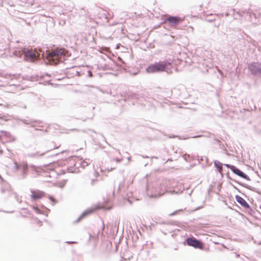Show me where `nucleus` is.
<instances>
[{
  "label": "nucleus",
  "mask_w": 261,
  "mask_h": 261,
  "mask_svg": "<svg viewBox=\"0 0 261 261\" xmlns=\"http://www.w3.org/2000/svg\"><path fill=\"white\" fill-rule=\"evenodd\" d=\"M258 15L260 16V17L261 18V8L258 11Z\"/></svg>",
  "instance_id": "obj_54"
},
{
  "label": "nucleus",
  "mask_w": 261,
  "mask_h": 261,
  "mask_svg": "<svg viewBox=\"0 0 261 261\" xmlns=\"http://www.w3.org/2000/svg\"><path fill=\"white\" fill-rule=\"evenodd\" d=\"M20 24L23 27H29L31 25V23L30 22H28L26 20H22L21 22H20Z\"/></svg>",
  "instance_id": "obj_31"
},
{
  "label": "nucleus",
  "mask_w": 261,
  "mask_h": 261,
  "mask_svg": "<svg viewBox=\"0 0 261 261\" xmlns=\"http://www.w3.org/2000/svg\"><path fill=\"white\" fill-rule=\"evenodd\" d=\"M182 210L181 209L178 210H177V211H175L173 212H172V213H171L169 215V216H174L175 215H176L179 212H182Z\"/></svg>",
  "instance_id": "obj_37"
},
{
  "label": "nucleus",
  "mask_w": 261,
  "mask_h": 261,
  "mask_svg": "<svg viewBox=\"0 0 261 261\" xmlns=\"http://www.w3.org/2000/svg\"><path fill=\"white\" fill-rule=\"evenodd\" d=\"M164 27L168 31L171 29L182 30L184 33H193L194 28L186 23L184 17L179 16L170 15L164 16L163 18Z\"/></svg>",
  "instance_id": "obj_1"
},
{
  "label": "nucleus",
  "mask_w": 261,
  "mask_h": 261,
  "mask_svg": "<svg viewBox=\"0 0 261 261\" xmlns=\"http://www.w3.org/2000/svg\"><path fill=\"white\" fill-rule=\"evenodd\" d=\"M233 254H234V255L237 257L239 256V254H238L237 253L234 252Z\"/></svg>",
  "instance_id": "obj_61"
},
{
  "label": "nucleus",
  "mask_w": 261,
  "mask_h": 261,
  "mask_svg": "<svg viewBox=\"0 0 261 261\" xmlns=\"http://www.w3.org/2000/svg\"><path fill=\"white\" fill-rule=\"evenodd\" d=\"M197 158H198L197 160L199 161V162H200V161H203L204 160L203 158H205V156H204V157L201 156L200 158V157L198 155Z\"/></svg>",
  "instance_id": "obj_45"
},
{
  "label": "nucleus",
  "mask_w": 261,
  "mask_h": 261,
  "mask_svg": "<svg viewBox=\"0 0 261 261\" xmlns=\"http://www.w3.org/2000/svg\"><path fill=\"white\" fill-rule=\"evenodd\" d=\"M0 32L2 33H6L9 32L11 33V31L4 25H0Z\"/></svg>",
  "instance_id": "obj_28"
},
{
  "label": "nucleus",
  "mask_w": 261,
  "mask_h": 261,
  "mask_svg": "<svg viewBox=\"0 0 261 261\" xmlns=\"http://www.w3.org/2000/svg\"><path fill=\"white\" fill-rule=\"evenodd\" d=\"M247 68L252 75L261 77V62H252L248 65Z\"/></svg>",
  "instance_id": "obj_7"
},
{
  "label": "nucleus",
  "mask_w": 261,
  "mask_h": 261,
  "mask_svg": "<svg viewBox=\"0 0 261 261\" xmlns=\"http://www.w3.org/2000/svg\"><path fill=\"white\" fill-rule=\"evenodd\" d=\"M98 145H99V147L101 149H103L105 148V146L102 145L100 143H98Z\"/></svg>",
  "instance_id": "obj_52"
},
{
  "label": "nucleus",
  "mask_w": 261,
  "mask_h": 261,
  "mask_svg": "<svg viewBox=\"0 0 261 261\" xmlns=\"http://www.w3.org/2000/svg\"><path fill=\"white\" fill-rule=\"evenodd\" d=\"M123 187V185H122L121 184H119V186H118V190H117V192L118 193L119 192V191L120 190V189L121 188H122Z\"/></svg>",
  "instance_id": "obj_46"
},
{
  "label": "nucleus",
  "mask_w": 261,
  "mask_h": 261,
  "mask_svg": "<svg viewBox=\"0 0 261 261\" xmlns=\"http://www.w3.org/2000/svg\"><path fill=\"white\" fill-rule=\"evenodd\" d=\"M20 121L24 124L28 125L32 127L35 128L36 130H42L41 129H38L37 127H40L38 124L41 123V121L39 120H35L32 119H21Z\"/></svg>",
  "instance_id": "obj_11"
},
{
  "label": "nucleus",
  "mask_w": 261,
  "mask_h": 261,
  "mask_svg": "<svg viewBox=\"0 0 261 261\" xmlns=\"http://www.w3.org/2000/svg\"><path fill=\"white\" fill-rule=\"evenodd\" d=\"M156 223L162 224H165L166 223L165 221H162L161 222H157Z\"/></svg>",
  "instance_id": "obj_53"
},
{
  "label": "nucleus",
  "mask_w": 261,
  "mask_h": 261,
  "mask_svg": "<svg viewBox=\"0 0 261 261\" xmlns=\"http://www.w3.org/2000/svg\"><path fill=\"white\" fill-rule=\"evenodd\" d=\"M88 76L90 77H91L93 76V74L91 71L88 70Z\"/></svg>",
  "instance_id": "obj_41"
},
{
  "label": "nucleus",
  "mask_w": 261,
  "mask_h": 261,
  "mask_svg": "<svg viewBox=\"0 0 261 261\" xmlns=\"http://www.w3.org/2000/svg\"><path fill=\"white\" fill-rule=\"evenodd\" d=\"M29 168H30L35 172H38V169L39 168L35 165L30 164L29 165L27 163H25L24 165L20 166V170H21L20 177L21 179H24L27 177L29 171Z\"/></svg>",
  "instance_id": "obj_8"
},
{
  "label": "nucleus",
  "mask_w": 261,
  "mask_h": 261,
  "mask_svg": "<svg viewBox=\"0 0 261 261\" xmlns=\"http://www.w3.org/2000/svg\"><path fill=\"white\" fill-rule=\"evenodd\" d=\"M230 185L234 189H236V188H237V187H236L234 185H233L232 183L230 182Z\"/></svg>",
  "instance_id": "obj_55"
},
{
  "label": "nucleus",
  "mask_w": 261,
  "mask_h": 261,
  "mask_svg": "<svg viewBox=\"0 0 261 261\" xmlns=\"http://www.w3.org/2000/svg\"><path fill=\"white\" fill-rule=\"evenodd\" d=\"M142 158L144 159H148L149 157L147 155H140Z\"/></svg>",
  "instance_id": "obj_50"
},
{
  "label": "nucleus",
  "mask_w": 261,
  "mask_h": 261,
  "mask_svg": "<svg viewBox=\"0 0 261 261\" xmlns=\"http://www.w3.org/2000/svg\"><path fill=\"white\" fill-rule=\"evenodd\" d=\"M184 245L194 247L195 249H203L204 243L199 239L193 236L187 237L183 242Z\"/></svg>",
  "instance_id": "obj_6"
},
{
  "label": "nucleus",
  "mask_w": 261,
  "mask_h": 261,
  "mask_svg": "<svg viewBox=\"0 0 261 261\" xmlns=\"http://www.w3.org/2000/svg\"><path fill=\"white\" fill-rule=\"evenodd\" d=\"M121 46V44L120 43H118L116 44V48L119 49L120 46Z\"/></svg>",
  "instance_id": "obj_51"
},
{
  "label": "nucleus",
  "mask_w": 261,
  "mask_h": 261,
  "mask_svg": "<svg viewBox=\"0 0 261 261\" xmlns=\"http://www.w3.org/2000/svg\"><path fill=\"white\" fill-rule=\"evenodd\" d=\"M226 177H227V178L228 179L233 181L234 182L237 183V184H238V185H240V186H242V187H244V188H246V189H248V190H249L250 191H253L254 192H256V193H258L259 194H261V192L258 189H257L256 188H255L254 187H252V186H251L250 185H247V184H246L245 183H243V182H241L238 181H237V180H236L231 178L229 176V175L228 172H227L226 173Z\"/></svg>",
  "instance_id": "obj_13"
},
{
  "label": "nucleus",
  "mask_w": 261,
  "mask_h": 261,
  "mask_svg": "<svg viewBox=\"0 0 261 261\" xmlns=\"http://www.w3.org/2000/svg\"><path fill=\"white\" fill-rule=\"evenodd\" d=\"M140 38V34H127L124 39H128L132 41H138Z\"/></svg>",
  "instance_id": "obj_20"
},
{
  "label": "nucleus",
  "mask_w": 261,
  "mask_h": 261,
  "mask_svg": "<svg viewBox=\"0 0 261 261\" xmlns=\"http://www.w3.org/2000/svg\"><path fill=\"white\" fill-rule=\"evenodd\" d=\"M151 159H158V157L155 156H152V157L151 158Z\"/></svg>",
  "instance_id": "obj_59"
},
{
  "label": "nucleus",
  "mask_w": 261,
  "mask_h": 261,
  "mask_svg": "<svg viewBox=\"0 0 261 261\" xmlns=\"http://www.w3.org/2000/svg\"><path fill=\"white\" fill-rule=\"evenodd\" d=\"M172 65L171 63L167 60L159 61L150 64L146 68L148 73H161L166 72L168 73L171 72Z\"/></svg>",
  "instance_id": "obj_3"
},
{
  "label": "nucleus",
  "mask_w": 261,
  "mask_h": 261,
  "mask_svg": "<svg viewBox=\"0 0 261 261\" xmlns=\"http://www.w3.org/2000/svg\"><path fill=\"white\" fill-rule=\"evenodd\" d=\"M22 210H24L25 211V213L28 215H31V213H30V211H29L27 208H22Z\"/></svg>",
  "instance_id": "obj_42"
},
{
  "label": "nucleus",
  "mask_w": 261,
  "mask_h": 261,
  "mask_svg": "<svg viewBox=\"0 0 261 261\" xmlns=\"http://www.w3.org/2000/svg\"><path fill=\"white\" fill-rule=\"evenodd\" d=\"M65 151V150H63V151H61V152H60V153H63V152H64ZM60 154V153H56L50 155L49 156L53 157V156H56V155H58V154Z\"/></svg>",
  "instance_id": "obj_40"
},
{
  "label": "nucleus",
  "mask_w": 261,
  "mask_h": 261,
  "mask_svg": "<svg viewBox=\"0 0 261 261\" xmlns=\"http://www.w3.org/2000/svg\"><path fill=\"white\" fill-rule=\"evenodd\" d=\"M26 162H21V163H20L19 164H17L16 163H14V169H16V170H18V169H20V166H21V165H24V164Z\"/></svg>",
  "instance_id": "obj_30"
},
{
  "label": "nucleus",
  "mask_w": 261,
  "mask_h": 261,
  "mask_svg": "<svg viewBox=\"0 0 261 261\" xmlns=\"http://www.w3.org/2000/svg\"><path fill=\"white\" fill-rule=\"evenodd\" d=\"M4 182L3 184L2 187L4 188L6 190L8 191L9 190V189L10 188V185L6 181H4Z\"/></svg>",
  "instance_id": "obj_32"
},
{
  "label": "nucleus",
  "mask_w": 261,
  "mask_h": 261,
  "mask_svg": "<svg viewBox=\"0 0 261 261\" xmlns=\"http://www.w3.org/2000/svg\"><path fill=\"white\" fill-rule=\"evenodd\" d=\"M236 190H237L239 193H241L240 190L237 187L236 188Z\"/></svg>",
  "instance_id": "obj_62"
},
{
  "label": "nucleus",
  "mask_w": 261,
  "mask_h": 261,
  "mask_svg": "<svg viewBox=\"0 0 261 261\" xmlns=\"http://www.w3.org/2000/svg\"><path fill=\"white\" fill-rule=\"evenodd\" d=\"M225 166H226L227 168L228 169H230V170L232 171V170H233V169L235 167V166L233 165H231V164H223Z\"/></svg>",
  "instance_id": "obj_33"
},
{
  "label": "nucleus",
  "mask_w": 261,
  "mask_h": 261,
  "mask_svg": "<svg viewBox=\"0 0 261 261\" xmlns=\"http://www.w3.org/2000/svg\"><path fill=\"white\" fill-rule=\"evenodd\" d=\"M236 200L239 203L242 207H244L247 210L253 211L252 208L248 202L242 197L238 195L235 196Z\"/></svg>",
  "instance_id": "obj_14"
},
{
  "label": "nucleus",
  "mask_w": 261,
  "mask_h": 261,
  "mask_svg": "<svg viewBox=\"0 0 261 261\" xmlns=\"http://www.w3.org/2000/svg\"><path fill=\"white\" fill-rule=\"evenodd\" d=\"M113 16V14H111L110 12H107L104 10H101L98 13L97 17L101 20H105L108 22V20Z\"/></svg>",
  "instance_id": "obj_18"
},
{
  "label": "nucleus",
  "mask_w": 261,
  "mask_h": 261,
  "mask_svg": "<svg viewBox=\"0 0 261 261\" xmlns=\"http://www.w3.org/2000/svg\"><path fill=\"white\" fill-rule=\"evenodd\" d=\"M95 181V179H92L91 181V185H93Z\"/></svg>",
  "instance_id": "obj_57"
},
{
  "label": "nucleus",
  "mask_w": 261,
  "mask_h": 261,
  "mask_svg": "<svg viewBox=\"0 0 261 261\" xmlns=\"http://www.w3.org/2000/svg\"><path fill=\"white\" fill-rule=\"evenodd\" d=\"M1 191L2 193H4L7 190L4 188L2 187Z\"/></svg>",
  "instance_id": "obj_48"
},
{
  "label": "nucleus",
  "mask_w": 261,
  "mask_h": 261,
  "mask_svg": "<svg viewBox=\"0 0 261 261\" xmlns=\"http://www.w3.org/2000/svg\"><path fill=\"white\" fill-rule=\"evenodd\" d=\"M82 162V168L84 169L86 166H88L90 164V161L89 159H86L85 160H83L82 158H81Z\"/></svg>",
  "instance_id": "obj_25"
},
{
  "label": "nucleus",
  "mask_w": 261,
  "mask_h": 261,
  "mask_svg": "<svg viewBox=\"0 0 261 261\" xmlns=\"http://www.w3.org/2000/svg\"><path fill=\"white\" fill-rule=\"evenodd\" d=\"M142 96L139 94L134 92H129L126 94L125 98H127V99L138 100Z\"/></svg>",
  "instance_id": "obj_21"
},
{
  "label": "nucleus",
  "mask_w": 261,
  "mask_h": 261,
  "mask_svg": "<svg viewBox=\"0 0 261 261\" xmlns=\"http://www.w3.org/2000/svg\"><path fill=\"white\" fill-rule=\"evenodd\" d=\"M214 164L217 171L221 173L222 170L223 164L218 160H215Z\"/></svg>",
  "instance_id": "obj_24"
},
{
  "label": "nucleus",
  "mask_w": 261,
  "mask_h": 261,
  "mask_svg": "<svg viewBox=\"0 0 261 261\" xmlns=\"http://www.w3.org/2000/svg\"><path fill=\"white\" fill-rule=\"evenodd\" d=\"M183 190V188L181 189V188H178V187H173L171 189L169 188L165 187L164 189H163L162 188L155 187L154 184L151 185L150 184L146 185V193L150 198H155L161 196L163 194L165 191L172 194H177L182 193Z\"/></svg>",
  "instance_id": "obj_2"
},
{
  "label": "nucleus",
  "mask_w": 261,
  "mask_h": 261,
  "mask_svg": "<svg viewBox=\"0 0 261 261\" xmlns=\"http://www.w3.org/2000/svg\"><path fill=\"white\" fill-rule=\"evenodd\" d=\"M92 238H93L92 235L91 233H89V239H88V243H89V242L90 241L91 239Z\"/></svg>",
  "instance_id": "obj_43"
},
{
  "label": "nucleus",
  "mask_w": 261,
  "mask_h": 261,
  "mask_svg": "<svg viewBox=\"0 0 261 261\" xmlns=\"http://www.w3.org/2000/svg\"><path fill=\"white\" fill-rule=\"evenodd\" d=\"M48 198L49 200L53 202L56 203L57 202L55 198L52 195H49Z\"/></svg>",
  "instance_id": "obj_35"
},
{
  "label": "nucleus",
  "mask_w": 261,
  "mask_h": 261,
  "mask_svg": "<svg viewBox=\"0 0 261 261\" xmlns=\"http://www.w3.org/2000/svg\"><path fill=\"white\" fill-rule=\"evenodd\" d=\"M55 142H51L50 143V146L47 148V149L43 151L42 152L40 153V152H36L35 153H29L27 154V156L30 158H39L42 156L44 154H45L46 153L50 151L51 150H53L55 148H58L59 147L58 146H55L54 145Z\"/></svg>",
  "instance_id": "obj_10"
},
{
  "label": "nucleus",
  "mask_w": 261,
  "mask_h": 261,
  "mask_svg": "<svg viewBox=\"0 0 261 261\" xmlns=\"http://www.w3.org/2000/svg\"><path fill=\"white\" fill-rule=\"evenodd\" d=\"M94 212V210L93 208H89L85 210L77 218V219L73 222L74 224L80 222L83 219L91 215Z\"/></svg>",
  "instance_id": "obj_16"
},
{
  "label": "nucleus",
  "mask_w": 261,
  "mask_h": 261,
  "mask_svg": "<svg viewBox=\"0 0 261 261\" xmlns=\"http://www.w3.org/2000/svg\"><path fill=\"white\" fill-rule=\"evenodd\" d=\"M70 164L73 166H68L67 167V170L68 172L71 173H78L80 172L79 169L80 167L82 168V162L81 159H77L76 161L75 160H70Z\"/></svg>",
  "instance_id": "obj_9"
},
{
  "label": "nucleus",
  "mask_w": 261,
  "mask_h": 261,
  "mask_svg": "<svg viewBox=\"0 0 261 261\" xmlns=\"http://www.w3.org/2000/svg\"><path fill=\"white\" fill-rule=\"evenodd\" d=\"M99 135H100V136L102 137V138L103 139V141H104L105 142H106V143L107 144H108L109 145H110V144L107 142V140H106V138L104 137V136H103L102 134H101V133H99Z\"/></svg>",
  "instance_id": "obj_39"
},
{
  "label": "nucleus",
  "mask_w": 261,
  "mask_h": 261,
  "mask_svg": "<svg viewBox=\"0 0 261 261\" xmlns=\"http://www.w3.org/2000/svg\"><path fill=\"white\" fill-rule=\"evenodd\" d=\"M42 78H43V77H39V76L37 74H35V75H25L23 79L24 80H26L28 81L34 82V81H38L39 79H42Z\"/></svg>",
  "instance_id": "obj_23"
},
{
  "label": "nucleus",
  "mask_w": 261,
  "mask_h": 261,
  "mask_svg": "<svg viewBox=\"0 0 261 261\" xmlns=\"http://www.w3.org/2000/svg\"><path fill=\"white\" fill-rule=\"evenodd\" d=\"M113 161H116L117 163H120L122 160V158H114L113 159Z\"/></svg>",
  "instance_id": "obj_38"
},
{
  "label": "nucleus",
  "mask_w": 261,
  "mask_h": 261,
  "mask_svg": "<svg viewBox=\"0 0 261 261\" xmlns=\"http://www.w3.org/2000/svg\"><path fill=\"white\" fill-rule=\"evenodd\" d=\"M232 12V15H234L235 10L234 9H231L228 12H226L225 13V16H228L230 14V13Z\"/></svg>",
  "instance_id": "obj_34"
},
{
  "label": "nucleus",
  "mask_w": 261,
  "mask_h": 261,
  "mask_svg": "<svg viewBox=\"0 0 261 261\" xmlns=\"http://www.w3.org/2000/svg\"><path fill=\"white\" fill-rule=\"evenodd\" d=\"M110 26H116L115 29L113 31V33H124V24L122 23H118L114 22L112 23H110Z\"/></svg>",
  "instance_id": "obj_19"
},
{
  "label": "nucleus",
  "mask_w": 261,
  "mask_h": 261,
  "mask_svg": "<svg viewBox=\"0 0 261 261\" xmlns=\"http://www.w3.org/2000/svg\"><path fill=\"white\" fill-rule=\"evenodd\" d=\"M202 207L201 206H199V207H197V208H195V210H199L200 208H201Z\"/></svg>",
  "instance_id": "obj_60"
},
{
  "label": "nucleus",
  "mask_w": 261,
  "mask_h": 261,
  "mask_svg": "<svg viewBox=\"0 0 261 261\" xmlns=\"http://www.w3.org/2000/svg\"><path fill=\"white\" fill-rule=\"evenodd\" d=\"M175 137H177V136L172 135V136H170L169 137H170V138H175Z\"/></svg>",
  "instance_id": "obj_56"
},
{
  "label": "nucleus",
  "mask_w": 261,
  "mask_h": 261,
  "mask_svg": "<svg viewBox=\"0 0 261 261\" xmlns=\"http://www.w3.org/2000/svg\"><path fill=\"white\" fill-rule=\"evenodd\" d=\"M164 37L166 38H170L171 40H169L170 42H172L175 40V37L172 36L171 34H166L165 33L164 34Z\"/></svg>",
  "instance_id": "obj_29"
},
{
  "label": "nucleus",
  "mask_w": 261,
  "mask_h": 261,
  "mask_svg": "<svg viewBox=\"0 0 261 261\" xmlns=\"http://www.w3.org/2000/svg\"><path fill=\"white\" fill-rule=\"evenodd\" d=\"M232 172L236 175L239 176V177L243 179H245L248 181L251 180L250 178L247 174H246L245 172H244L243 171L240 170L236 166H235L234 168L233 169Z\"/></svg>",
  "instance_id": "obj_17"
},
{
  "label": "nucleus",
  "mask_w": 261,
  "mask_h": 261,
  "mask_svg": "<svg viewBox=\"0 0 261 261\" xmlns=\"http://www.w3.org/2000/svg\"><path fill=\"white\" fill-rule=\"evenodd\" d=\"M12 53L13 56L19 58H21L23 56L26 60H32L35 56V54L33 50L22 46L16 48Z\"/></svg>",
  "instance_id": "obj_5"
},
{
  "label": "nucleus",
  "mask_w": 261,
  "mask_h": 261,
  "mask_svg": "<svg viewBox=\"0 0 261 261\" xmlns=\"http://www.w3.org/2000/svg\"><path fill=\"white\" fill-rule=\"evenodd\" d=\"M16 194V198L17 199V201L18 202H20V201H19L18 198H17V197H18V196L17 195V194Z\"/></svg>",
  "instance_id": "obj_58"
},
{
  "label": "nucleus",
  "mask_w": 261,
  "mask_h": 261,
  "mask_svg": "<svg viewBox=\"0 0 261 261\" xmlns=\"http://www.w3.org/2000/svg\"><path fill=\"white\" fill-rule=\"evenodd\" d=\"M236 190H237L239 193H241L240 190L237 187L236 188Z\"/></svg>",
  "instance_id": "obj_63"
},
{
  "label": "nucleus",
  "mask_w": 261,
  "mask_h": 261,
  "mask_svg": "<svg viewBox=\"0 0 261 261\" xmlns=\"http://www.w3.org/2000/svg\"><path fill=\"white\" fill-rule=\"evenodd\" d=\"M97 68L98 69H102L103 71L107 70L110 68L109 65L106 64H99L97 65Z\"/></svg>",
  "instance_id": "obj_26"
},
{
  "label": "nucleus",
  "mask_w": 261,
  "mask_h": 261,
  "mask_svg": "<svg viewBox=\"0 0 261 261\" xmlns=\"http://www.w3.org/2000/svg\"><path fill=\"white\" fill-rule=\"evenodd\" d=\"M43 55L48 60L57 59L65 55L63 48L53 45L50 47L44 48L42 50Z\"/></svg>",
  "instance_id": "obj_4"
},
{
  "label": "nucleus",
  "mask_w": 261,
  "mask_h": 261,
  "mask_svg": "<svg viewBox=\"0 0 261 261\" xmlns=\"http://www.w3.org/2000/svg\"><path fill=\"white\" fill-rule=\"evenodd\" d=\"M41 207L44 208V209H45V210H47V211H50V210L48 208H47L46 206H45L43 204L41 205Z\"/></svg>",
  "instance_id": "obj_49"
},
{
  "label": "nucleus",
  "mask_w": 261,
  "mask_h": 261,
  "mask_svg": "<svg viewBox=\"0 0 261 261\" xmlns=\"http://www.w3.org/2000/svg\"><path fill=\"white\" fill-rule=\"evenodd\" d=\"M66 243H67V244H70V243H75V244H77V242H75V241H66L65 242Z\"/></svg>",
  "instance_id": "obj_47"
},
{
  "label": "nucleus",
  "mask_w": 261,
  "mask_h": 261,
  "mask_svg": "<svg viewBox=\"0 0 261 261\" xmlns=\"http://www.w3.org/2000/svg\"><path fill=\"white\" fill-rule=\"evenodd\" d=\"M213 20V19H207V21L208 22H212Z\"/></svg>",
  "instance_id": "obj_64"
},
{
  "label": "nucleus",
  "mask_w": 261,
  "mask_h": 261,
  "mask_svg": "<svg viewBox=\"0 0 261 261\" xmlns=\"http://www.w3.org/2000/svg\"><path fill=\"white\" fill-rule=\"evenodd\" d=\"M118 60L120 63L123 64L125 66H127L126 62L120 57H118Z\"/></svg>",
  "instance_id": "obj_36"
},
{
  "label": "nucleus",
  "mask_w": 261,
  "mask_h": 261,
  "mask_svg": "<svg viewBox=\"0 0 261 261\" xmlns=\"http://www.w3.org/2000/svg\"><path fill=\"white\" fill-rule=\"evenodd\" d=\"M31 207L37 214H43V215H45L46 216H48L47 213H45L43 212L42 211H41L40 210H39V208L37 206L32 205V206H31Z\"/></svg>",
  "instance_id": "obj_27"
},
{
  "label": "nucleus",
  "mask_w": 261,
  "mask_h": 261,
  "mask_svg": "<svg viewBox=\"0 0 261 261\" xmlns=\"http://www.w3.org/2000/svg\"><path fill=\"white\" fill-rule=\"evenodd\" d=\"M31 192L32 193L31 198L33 201L42 198L46 194L44 192L39 190L35 191L32 190Z\"/></svg>",
  "instance_id": "obj_15"
},
{
  "label": "nucleus",
  "mask_w": 261,
  "mask_h": 261,
  "mask_svg": "<svg viewBox=\"0 0 261 261\" xmlns=\"http://www.w3.org/2000/svg\"><path fill=\"white\" fill-rule=\"evenodd\" d=\"M36 219L37 220L38 224H39L40 226L42 225V222L39 220L38 218H36Z\"/></svg>",
  "instance_id": "obj_44"
},
{
  "label": "nucleus",
  "mask_w": 261,
  "mask_h": 261,
  "mask_svg": "<svg viewBox=\"0 0 261 261\" xmlns=\"http://www.w3.org/2000/svg\"><path fill=\"white\" fill-rule=\"evenodd\" d=\"M237 14L240 17H245L246 19L248 18L252 19L253 17L256 18V14L252 12L250 9H242L237 12Z\"/></svg>",
  "instance_id": "obj_12"
},
{
  "label": "nucleus",
  "mask_w": 261,
  "mask_h": 261,
  "mask_svg": "<svg viewBox=\"0 0 261 261\" xmlns=\"http://www.w3.org/2000/svg\"><path fill=\"white\" fill-rule=\"evenodd\" d=\"M89 21H87L86 23V26L88 28H91V29L94 28L97 24V21L94 20L93 18H89Z\"/></svg>",
  "instance_id": "obj_22"
}]
</instances>
